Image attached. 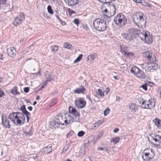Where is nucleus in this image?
<instances>
[{"label": "nucleus", "mask_w": 161, "mask_h": 161, "mask_svg": "<svg viewBox=\"0 0 161 161\" xmlns=\"http://www.w3.org/2000/svg\"><path fill=\"white\" fill-rule=\"evenodd\" d=\"M21 110L22 111L23 113H27V111L26 109L25 106L24 105L22 106L20 108Z\"/></svg>", "instance_id": "37"}, {"label": "nucleus", "mask_w": 161, "mask_h": 161, "mask_svg": "<svg viewBox=\"0 0 161 161\" xmlns=\"http://www.w3.org/2000/svg\"><path fill=\"white\" fill-rule=\"evenodd\" d=\"M110 112V109L109 108H107L104 111V114L105 116L107 115Z\"/></svg>", "instance_id": "44"}, {"label": "nucleus", "mask_w": 161, "mask_h": 161, "mask_svg": "<svg viewBox=\"0 0 161 161\" xmlns=\"http://www.w3.org/2000/svg\"><path fill=\"white\" fill-rule=\"evenodd\" d=\"M23 114L19 112L12 113L9 115L8 119L14 124L21 125L24 123L25 119Z\"/></svg>", "instance_id": "1"}, {"label": "nucleus", "mask_w": 161, "mask_h": 161, "mask_svg": "<svg viewBox=\"0 0 161 161\" xmlns=\"http://www.w3.org/2000/svg\"><path fill=\"white\" fill-rule=\"evenodd\" d=\"M55 119L59 125H64L65 124L66 125L70 123L71 120H68L66 115H62L61 114L57 115L55 117Z\"/></svg>", "instance_id": "8"}, {"label": "nucleus", "mask_w": 161, "mask_h": 161, "mask_svg": "<svg viewBox=\"0 0 161 161\" xmlns=\"http://www.w3.org/2000/svg\"><path fill=\"white\" fill-rule=\"evenodd\" d=\"M41 70H40L38 72L36 73H32L31 75H33L35 77H36L38 75H41V73L40 72Z\"/></svg>", "instance_id": "57"}, {"label": "nucleus", "mask_w": 161, "mask_h": 161, "mask_svg": "<svg viewBox=\"0 0 161 161\" xmlns=\"http://www.w3.org/2000/svg\"><path fill=\"white\" fill-rule=\"evenodd\" d=\"M73 133V132H69L67 135V138L70 137L72 135Z\"/></svg>", "instance_id": "63"}, {"label": "nucleus", "mask_w": 161, "mask_h": 161, "mask_svg": "<svg viewBox=\"0 0 161 161\" xmlns=\"http://www.w3.org/2000/svg\"><path fill=\"white\" fill-rule=\"evenodd\" d=\"M52 146L51 145H49L43 148L42 151L46 154L48 153L52 152Z\"/></svg>", "instance_id": "19"}, {"label": "nucleus", "mask_w": 161, "mask_h": 161, "mask_svg": "<svg viewBox=\"0 0 161 161\" xmlns=\"http://www.w3.org/2000/svg\"><path fill=\"white\" fill-rule=\"evenodd\" d=\"M55 12H56L57 13V14H56V15H55L57 19L59 20V21H61V19H60V18H59L58 15V11H57L56 10L55 11Z\"/></svg>", "instance_id": "60"}, {"label": "nucleus", "mask_w": 161, "mask_h": 161, "mask_svg": "<svg viewBox=\"0 0 161 161\" xmlns=\"http://www.w3.org/2000/svg\"><path fill=\"white\" fill-rule=\"evenodd\" d=\"M44 75L47 79V81H51L54 79V77L52 74L49 73L47 71L44 73Z\"/></svg>", "instance_id": "17"}, {"label": "nucleus", "mask_w": 161, "mask_h": 161, "mask_svg": "<svg viewBox=\"0 0 161 161\" xmlns=\"http://www.w3.org/2000/svg\"><path fill=\"white\" fill-rule=\"evenodd\" d=\"M79 0H68V5L69 6H75L78 4Z\"/></svg>", "instance_id": "20"}, {"label": "nucleus", "mask_w": 161, "mask_h": 161, "mask_svg": "<svg viewBox=\"0 0 161 161\" xmlns=\"http://www.w3.org/2000/svg\"><path fill=\"white\" fill-rule=\"evenodd\" d=\"M57 102V99L56 98L54 99L52 101L50 106H54Z\"/></svg>", "instance_id": "47"}, {"label": "nucleus", "mask_w": 161, "mask_h": 161, "mask_svg": "<svg viewBox=\"0 0 161 161\" xmlns=\"http://www.w3.org/2000/svg\"><path fill=\"white\" fill-rule=\"evenodd\" d=\"M76 111V110L73 108L70 107L69 108V111L70 113L73 114Z\"/></svg>", "instance_id": "45"}, {"label": "nucleus", "mask_w": 161, "mask_h": 161, "mask_svg": "<svg viewBox=\"0 0 161 161\" xmlns=\"http://www.w3.org/2000/svg\"><path fill=\"white\" fill-rule=\"evenodd\" d=\"M23 134L25 136H30L32 134V131L30 130L29 131H23Z\"/></svg>", "instance_id": "32"}, {"label": "nucleus", "mask_w": 161, "mask_h": 161, "mask_svg": "<svg viewBox=\"0 0 161 161\" xmlns=\"http://www.w3.org/2000/svg\"><path fill=\"white\" fill-rule=\"evenodd\" d=\"M144 15L142 13H137L133 15L132 20L138 27L142 28L146 25V20L144 19Z\"/></svg>", "instance_id": "2"}, {"label": "nucleus", "mask_w": 161, "mask_h": 161, "mask_svg": "<svg viewBox=\"0 0 161 161\" xmlns=\"http://www.w3.org/2000/svg\"><path fill=\"white\" fill-rule=\"evenodd\" d=\"M85 90L84 86H80L79 88L74 90L73 91L75 93L79 94L83 93L85 91Z\"/></svg>", "instance_id": "18"}, {"label": "nucleus", "mask_w": 161, "mask_h": 161, "mask_svg": "<svg viewBox=\"0 0 161 161\" xmlns=\"http://www.w3.org/2000/svg\"><path fill=\"white\" fill-rule=\"evenodd\" d=\"M29 91V87H26L24 88V91L25 92L28 93Z\"/></svg>", "instance_id": "62"}, {"label": "nucleus", "mask_w": 161, "mask_h": 161, "mask_svg": "<svg viewBox=\"0 0 161 161\" xmlns=\"http://www.w3.org/2000/svg\"><path fill=\"white\" fill-rule=\"evenodd\" d=\"M128 30L129 33H130L131 36H132V38L133 39L135 37V35L139 34L140 32L139 30L136 28H132Z\"/></svg>", "instance_id": "12"}, {"label": "nucleus", "mask_w": 161, "mask_h": 161, "mask_svg": "<svg viewBox=\"0 0 161 161\" xmlns=\"http://www.w3.org/2000/svg\"><path fill=\"white\" fill-rule=\"evenodd\" d=\"M64 47L68 49H71L73 48V46L68 42L64 43Z\"/></svg>", "instance_id": "34"}, {"label": "nucleus", "mask_w": 161, "mask_h": 161, "mask_svg": "<svg viewBox=\"0 0 161 161\" xmlns=\"http://www.w3.org/2000/svg\"><path fill=\"white\" fill-rule=\"evenodd\" d=\"M69 14L71 15L73 14H75L76 13V12L73 11L72 10H71L70 9H69Z\"/></svg>", "instance_id": "59"}, {"label": "nucleus", "mask_w": 161, "mask_h": 161, "mask_svg": "<svg viewBox=\"0 0 161 161\" xmlns=\"http://www.w3.org/2000/svg\"><path fill=\"white\" fill-rule=\"evenodd\" d=\"M7 53L9 57L13 58L16 56V49L14 47L8 48L7 49Z\"/></svg>", "instance_id": "11"}, {"label": "nucleus", "mask_w": 161, "mask_h": 161, "mask_svg": "<svg viewBox=\"0 0 161 161\" xmlns=\"http://www.w3.org/2000/svg\"><path fill=\"white\" fill-rule=\"evenodd\" d=\"M22 21L20 19H19L17 17L14 19V20L13 22L14 26H17V25H19L21 23Z\"/></svg>", "instance_id": "28"}, {"label": "nucleus", "mask_w": 161, "mask_h": 161, "mask_svg": "<svg viewBox=\"0 0 161 161\" xmlns=\"http://www.w3.org/2000/svg\"><path fill=\"white\" fill-rule=\"evenodd\" d=\"M83 55L82 54H80L77 58L75 60L74 63H76L80 61Z\"/></svg>", "instance_id": "38"}, {"label": "nucleus", "mask_w": 161, "mask_h": 161, "mask_svg": "<svg viewBox=\"0 0 161 161\" xmlns=\"http://www.w3.org/2000/svg\"><path fill=\"white\" fill-rule=\"evenodd\" d=\"M122 36L123 38L127 40H133L132 38V36H131L130 33H129V30L126 32H123L121 33Z\"/></svg>", "instance_id": "14"}, {"label": "nucleus", "mask_w": 161, "mask_h": 161, "mask_svg": "<svg viewBox=\"0 0 161 161\" xmlns=\"http://www.w3.org/2000/svg\"><path fill=\"white\" fill-rule=\"evenodd\" d=\"M50 128L53 129V128L56 129L59 127L60 125L57 120L55 118V119L51 121L49 124Z\"/></svg>", "instance_id": "16"}, {"label": "nucleus", "mask_w": 161, "mask_h": 161, "mask_svg": "<svg viewBox=\"0 0 161 161\" xmlns=\"http://www.w3.org/2000/svg\"><path fill=\"white\" fill-rule=\"evenodd\" d=\"M150 65L152 66V68L153 70L156 69L158 67L157 64H156L155 63H150Z\"/></svg>", "instance_id": "43"}, {"label": "nucleus", "mask_w": 161, "mask_h": 161, "mask_svg": "<svg viewBox=\"0 0 161 161\" xmlns=\"http://www.w3.org/2000/svg\"><path fill=\"white\" fill-rule=\"evenodd\" d=\"M93 25L95 29L99 31H104L107 27L106 22L99 18L94 21Z\"/></svg>", "instance_id": "3"}, {"label": "nucleus", "mask_w": 161, "mask_h": 161, "mask_svg": "<svg viewBox=\"0 0 161 161\" xmlns=\"http://www.w3.org/2000/svg\"><path fill=\"white\" fill-rule=\"evenodd\" d=\"M72 119H69V120H71V122L70 123H72L73 122H78L79 121V118H77V117L74 116L72 117Z\"/></svg>", "instance_id": "36"}, {"label": "nucleus", "mask_w": 161, "mask_h": 161, "mask_svg": "<svg viewBox=\"0 0 161 161\" xmlns=\"http://www.w3.org/2000/svg\"><path fill=\"white\" fill-rule=\"evenodd\" d=\"M7 0H0V3L2 4H3L6 6L8 7L9 6V5L8 4H6L5 3Z\"/></svg>", "instance_id": "51"}, {"label": "nucleus", "mask_w": 161, "mask_h": 161, "mask_svg": "<svg viewBox=\"0 0 161 161\" xmlns=\"http://www.w3.org/2000/svg\"><path fill=\"white\" fill-rule=\"evenodd\" d=\"M96 56V55L95 54H91L88 55L87 58V61H93L95 58Z\"/></svg>", "instance_id": "31"}, {"label": "nucleus", "mask_w": 161, "mask_h": 161, "mask_svg": "<svg viewBox=\"0 0 161 161\" xmlns=\"http://www.w3.org/2000/svg\"><path fill=\"white\" fill-rule=\"evenodd\" d=\"M136 75L137 77L141 78L144 79L146 78V75L144 72L140 69L139 70V71Z\"/></svg>", "instance_id": "24"}, {"label": "nucleus", "mask_w": 161, "mask_h": 161, "mask_svg": "<svg viewBox=\"0 0 161 161\" xmlns=\"http://www.w3.org/2000/svg\"><path fill=\"white\" fill-rule=\"evenodd\" d=\"M11 93L14 95H15L17 94H19V93L18 92L17 87V86H14L13 89L11 90Z\"/></svg>", "instance_id": "29"}, {"label": "nucleus", "mask_w": 161, "mask_h": 161, "mask_svg": "<svg viewBox=\"0 0 161 161\" xmlns=\"http://www.w3.org/2000/svg\"><path fill=\"white\" fill-rule=\"evenodd\" d=\"M121 52L125 56L126 54V53L129 51V48L124 46H121Z\"/></svg>", "instance_id": "22"}, {"label": "nucleus", "mask_w": 161, "mask_h": 161, "mask_svg": "<svg viewBox=\"0 0 161 161\" xmlns=\"http://www.w3.org/2000/svg\"><path fill=\"white\" fill-rule=\"evenodd\" d=\"M85 134V132L82 130L79 131L77 134V135L79 137L83 136Z\"/></svg>", "instance_id": "48"}, {"label": "nucleus", "mask_w": 161, "mask_h": 161, "mask_svg": "<svg viewBox=\"0 0 161 161\" xmlns=\"http://www.w3.org/2000/svg\"><path fill=\"white\" fill-rule=\"evenodd\" d=\"M103 134V131H101L99 132L97 136V139H99L100 138H101Z\"/></svg>", "instance_id": "52"}, {"label": "nucleus", "mask_w": 161, "mask_h": 161, "mask_svg": "<svg viewBox=\"0 0 161 161\" xmlns=\"http://www.w3.org/2000/svg\"><path fill=\"white\" fill-rule=\"evenodd\" d=\"M136 104L131 103L129 104L130 109L131 111L133 113H135L138 110V108L136 107Z\"/></svg>", "instance_id": "21"}, {"label": "nucleus", "mask_w": 161, "mask_h": 161, "mask_svg": "<svg viewBox=\"0 0 161 161\" xmlns=\"http://www.w3.org/2000/svg\"><path fill=\"white\" fill-rule=\"evenodd\" d=\"M4 92L0 89V97H2L4 95Z\"/></svg>", "instance_id": "61"}, {"label": "nucleus", "mask_w": 161, "mask_h": 161, "mask_svg": "<svg viewBox=\"0 0 161 161\" xmlns=\"http://www.w3.org/2000/svg\"><path fill=\"white\" fill-rule=\"evenodd\" d=\"M120 138L117 137H114L111 139L110 142H113L114 144H116L119 141Z\"/></svg>", "instance_id": "30"}, {"label": "nucleus", "mask_w": 161, "mask_h": 161, "mask_svg": "<svg viewBox=\"0 0 161 161\" xmlns=\"http://www.w3.org/2000/svg\"><path fill=\"white\" fill-rule=\"evenodd\" d=\"M48 12L51 14H53V10L51 7L50 5H48L47 7Z\"/></svg>", "instance_id": "40"}, {"label": "nucleus", "mask_w": 161, "mask_h": 161, "mask_svg": "<svg viewBox=\"0 0 161 161\" xmlns=\"http://www.w3.org/2000/svg\"><path fill=\"white\" fill-rule=\"evenodd\" d=\"M98 93L99 95L102 97L104 96V93L102 92V90L101 89H98Z\"/></svg>", "instance_id": "50"}, {"label": "nucleus", "mask_w": 161, "mask_h": 161, "mask_svg": "<svg viewBox=\"0 0 161 161\" xmlns=\"http://www.w3.org/2000/svg\"><path fill=\"white\" fill-rule=\"evenodd\" d=\"M141 87H142L144 90L146 91L147 90V87L146 84H145L142 85L141 86Z\"/></svg>", "instance_id": "56"}, {"label": "nucleus", "mask_w": 161, "mask_h": 161, "mask_svg": "<svg viewBox=\"0 0 161 161\" xmlns=\"http://www.w3.org/2000/svg\"><path fill=\"white\" fill-rule=\"evenodd\" d=\"M145 55L147 59L153 62L155 60L154 55L151 53L147 52L145 53Z\"/></svg>", "instance_id": "13"}, {"label": "nucleus", "mask_w": 161, "mask_h": 161, "mask_svg": "<svg viewBox=\"0 0 161 161\" xmlns=\"http://www.w3.org/2000/svg\"><path fill=\"white\" fill-rule=\"evenodd\" d=\"M75 104L78 108H82L85 106L86 103L84 98H80L75 100Z\"/></svg>", "instance_id": "9"}, {"label": "nucleus", "mask_w": 161, "mask_h": 161, "mask_svg": "<svg viewBox=\"0 0 161 161\" xmlns=\"http://www.w3.org/2000/svg\"><path fill=\"white\" fill-rule=\"evenodd\" d=\"M150 63H144V64H142V69H144L146 71L148 72L149 71V65H150Z\"/></svg>", "instance_id": "23"}, {"label": "nucleus", "mask_w": 161, "mask_h": 161, "mask_svg": "<svg viewBox=\"0 0 161 161\" xmlns=\"http://www.w3.org/2000/svg\"><path fill=\"white\" fill-rule=\"evenodd\" d=\"M155 136L157 138L158 140V143L160 144L161 143V136L158 135L156 134Z\"/></svg>", "instance_id": "49"}, {"label": "nucleus", "mask_w": 161, "mask_h": 161, "mask_svg": "<svg viewBox=\"0 0 161 161\" xmlns=\"http://www.w3.org/2000/svg\"><path fill=\"white\" fill-rule=\"evenodd\" d=\"M148 104H147V107H145L146 108H147L148 109H151L153 108L155 106V102L154 99L152 98L149 99L147 101Z\"/></svg>", "instance_id": "15"}, {"label": "nucleus", "mask_w": 161, "mask_h": 161, "mask_svg": "<svg viewBox=\"0 0 161 161\" xmlns=\"http://www.w3.org/2000/svg\"><path fill=\"white\" fill-rule=\"evenodd\" d=\"M114 20L116 24L120 26L124 25L127 22L125 16L121 14H119L115 17Z\"/></svg>", "instance_id": "6"}, {"label": "nucleus", "mask_w": 161, "mask_h": 161, "mask_svg": "<svg viewBox=\"0 0 161 161\" xmlns=\"http://www.w3.org/2000/svg\"><path fill=\"white\" fill-rule=\"evenodd\" d=\"M155 124L158 127H161V120L158 118H156L153 120Z\"/></svg>", "instance_id": "27"}, {"label": "nucleus", "mask_w": 161, "mask_h": 161, "mask_svg": "<svg viewBox=\"0 0 161 161\" xmlns=\"http://www.w3.org/2000/svg\"><path fill=\"white\" fill-rule=\"evenodd\" d=\"M74 23L76 24L77 26H78L79 24V20L77 19H75L73 20Z\"/></svg>", "instance_id": "55"}, {"label": "nucleus", "mask_w": 161, "mask_h": 161, "mask_svg": "<svg viewBox=\"0 0 161 161\" xmlns=\"http://www.w3.org/2000/svg\"><path fill=\"white\" fill-rule=\"evenodd\" d=\"M27 113H28L27 114V113H24V114H25L26 115V118H27V121L28 122L30 119L29 117L31 115V114L30 113H29L28 111H27Z\"/></svg>", "instance_id": "54"}, {"label": "nucleus", "mask_w": 161, "mask_h": 161, "mask_svg": "<svg viewBox=\"0 0 161 161\" xmlns=\"http://www.w3.org/2000/svg\"><path fill=\"white\" fill-rule=\"evenodd\" d=\"M105 7L106 8L104 11L106 13L104 14L106 17L110 18L114 16L116 13V8L114 5L111 1L105 5Z\"/></svg>", "instance_id": "4"}, {"label": "nucleus", "mask_w": 161, "mask_h": 161, "mask_svg": "<svg viewBox=\"0 0 161 161\" xmlns=\"http://www.w3.org/2000/svg\"><path fill=\"white\" fill-rule=\"evenodd\" d=\"M102 123L103 122L102 121L100 120H98L97 122L93 124L92 129H97V128L99 126L101 125Z\"/></svg>", "instance_id": "26"}, {"label": "nucleus", "mask_w": 161, "mask_h": 161, "mask_svg": "<svg viewBox=\"0 0 161 161\" xmlns=\"http://www.w3.org/2000/svg\"><path fill=\"white\" fill-rule=\"evenodd\" d=\"M114 0H98V1L101 3H104L105 5L107 4L108 3H109V2L112 1H114Z\"/></svg>", "instance_id": "39"}, {"label": "nucleus", "mask_w": 161, "mask_h": 161, "mask_svg": "<svg viewBox=\"0 0 161 161\" xmlns=\"http://www.w3.org/2000/svg\"><path fill=\"white\" fill-rule=\"evenodd\" d=\"M90 142H91L87 139L85 141V142L84 144V146L86 147H88Z\"/></svg>", "instance_id": "46"}, {"label": "nucleus", "mask_w": 161, "mask_h": 161, "mask_svg": "<svg viewBox=\"0 0 161 161\" xmlns=\"http://www.w3.org/2000/svg\"><path fill=\"white\" fill-rule=\"evenodd\" d=\"M2 124L3 125V127L6 128H10L11 125L8 118L5 116L3 115L2 117Z\"/></svg>", "instance_id": "10"}, {"label": "nucleus", "mask_w": 161, "mask_h": 161, "mask_svg": "<svg viewBox=\"0 0 161 161\" xmlns=\"http://www.w3.org/2000/svg\"><path fill=\"white\" fill-rule=\"evenodd\" d=\"M141 38L146 43L150 44L153 41V36L147 31H143L140 35Z\"/></svg>", "instance_id": "7"}, {"label": "nucleus", "mask_w": 161, "mask_h": 161, "mask_svg": "<svg viewBox=\"0 0 161 161\" xmlns=\"http://www.w3.org/2000/svg\"><path fill=\"white\" fill-rule=\"evenodd\" d=\"M82 25L83 26V28L86 31H88L89 29L88 27V25L86 24H83Z\"/></svg>", "instance_id": "53"}, {"label": "nucleus", "mask_w": 161, "mask_h": 161, "mask_svg": "<svg viewBox=\"0 0 161 161\" xmlns=\"http://www.w3.org/2000/svg\"><path fill=\"white\" fill-rule=\"evenodd\" d=\"M134 54L132 52H129L128 51L127 53H126V54H125V56L128 57L130 58L134 56Z\"/></svg>", "instance_id": "41"}, {"label": "nucleus", "mask_w": 161, "mask_h": 161, "mask_svg": "<svg viewBox=\"0 0 161 161\" xmlns=\"http://www.w3.org/2000/svg\"><path fill=\"white\" fill-rule=\"evenodd\" d=\"M73 115L74 116H75L76 117H79L80 116V114L76 110L75 112L73 114Z\"/></svg>", "instance_id": "58"}, {"label": "nucleus", "mask_w": 161, "mask_h": 161, "mask_svg": "<svg viewBox=\"0 0 161 161\" xmlns=\"http://www.w3.org/2000/svg\"><path fill=\"white\" fill-rule=\"evenodd\" d=\"M51 49L54 52H56L58 49V47L57 45L52 46L51 47Z\"/></svg>", "instance_id": "42"}, {"label": "nucleus", "mask_w": 161, "mask_h": 161, "mask_svg": "<svg viewBox=\"0 0 161 161\" xmlns=\"http://www.w3.org/2000/svg\"><path fill=\"white\" fill-rule=\"evenodd\" d=\"M109 91H110V89L109 88L107 87L106 88L105 92H106V95L108 94L109 92Z\"/></svg>", "instance_id": "64"}, {"label": "nucleus", "mask_w": 161, "mask_h": 161, "mask_svg": "<svg viewBox=\"0 0 161 161\" xmlns=\"http://www.w3.org/2000/svg\"><path fill=\"white\" fill-rule=\"evenodd\" d=\"M17 17L23 21L25 18V14L21 12Z\"/></svg>", "instance_id": "33"}, {"label": "nucleus", "mask_w": 161, "mask_h": 161, "mask_svg": "<svg viewBox=\"0 0 161 161\" xmlns=\"http://www.w3.org/2000/svg\"><path fill=\"white\" fill-rule=\"evenodd\" d=\"M139 69L136 66H133L130 70V72L136 75L137 72L139 71Z\"/></svg>", "instance_id": "25"}, {"label": "nucleus", "mask_w": 161, "mask_h": 161, "mask_svg": "<svg viewBox=\"0 0 161 161\" xmlns=\"http://www.w3.org/2000/svg\"><path fill=\"white\" fill-rule=\"evenodd\" d=\"M143 100V101L142 102V103L141 104L142 107L144 109H148L147 108H146L145 107H147V104H148L147 101H146L145 100H143V99H142Z\"/></svg>", "instance_id": "35"}, {"label": "nucleus", "mask_w": 161, "mask_h": 161, "mask_svg": "<svg viewBox=\"0 0 161 161\" xmlns=\"http://www.w3.org/2000/svg\"><path fill=\"white\" fill-rule=\"evenodd\" d=\"M155 155L152 149L147 148L144 150L142 153V158L144 161H149L152 159Z\"/></svg>", "instance_id": "5"}]
</instances>
